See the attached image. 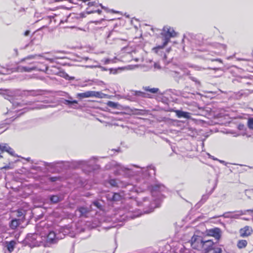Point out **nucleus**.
<instances>
[{"label": "nucleus", "instance_id": "nucleus-1", "mask_svg": "<svg viewBox=\"0 0 253 253\" xmlns=\"http://www.w3.org/2000/svg\"><path fill=\"white\" fill-rule=\"evenodd\" d=\"M49 53V52H45L41 54L30 55L26 56L21 60V62L25 63V64L18 65L15 69V71L30 73L33 71H39L43 72H48V68L46 65H44L42 68H40L38 66H36L34 62H30L29 61L31 59L43 58L49 61L50 63H53L56 59L62 58V57L59 56V55H54L52 58L48 57L46 55Z\"/></svg>", "mask_w": 253, "mask_h": 253}, {"label": "nucleus", "instance_id": "nucleus-2", "mask_svg": "<svg viewBox=\"0 0 253 253\" xmlns=\"http://www.w3.org/2000/svg\"><path fill=\"white\" fill-rule=\"evenodd\" d=\"M132 167L126 168L120 164H117L115 173L116 174L124 175L127 177L140 174H141L144 177L151 174L155 175V169L153 166H150L146 168H138L136 166H133Z\"/></svg>", "mask_w": 253, "mask_h": 253}, {"label": "nucleus", "instance_id": "nucleus-3", "mask_svg": "<svg viewBox=\"0 0 253 253\" xmlns=\"http://www.w3.org/2000/svg\"><path fill=\"white\" fill-rule=\"evenodd\" d=\"M161 35L163 37V44L153 48L152 50L154 52H157L158 50L163 48V47H165L169 42L171 38L175 37L176 36V33L172 28L168 26H166L164 27L163 29Z\"/></svg>", "mask_w": 253, "mask_h": 253}, {"label": "nucleus", "instance_id": "nucleus-4", "mask_svg": "<svg viewBox=\"0 0 253 253\" xmlns=\"http://www.w3.org/2000/svg\"><path fill=\"white\" fill-rule=\"evenodd\" d=\"M202 250L206 253H221L222 252V249L214 244L211 240H204Z\"/></svg>", "mask_w": 253, "mask_h": 253}, {"label": "nucleus", "instance_id": "nucleus-5", "mask_svg": "<svg viewBox=\"0 0 253 253\" xmlns=\"http://www.w3.org/2000/svg\"><path fill=\"white\" fill-rule=\"evenodd\" d=\"M42 237L37 234H28L24 240V242L31 247L39 246L42 243Z\"/></svg>", "mask_w": 253, "mask_h": 253}, {"label": "nucleus", "instance_id": "nucleus-6", "mask_svg": "<svg viewBox=\"0 0 253 253\" xmlns=\"http://www.w3.org/2000/svg\"><path fill=\"white\" fill-rule=\"evenodd\" d=\"M203 241L202 237L194 234L190 240L191 246L193 249L201 251L202 250Z\"/></svg>", "mask_w": 253, "mask_h": 253}, {"label": "nucleus", "instance_id": "nucleus-7", "mask_svg": "<svg viewBox=\"0 0 253 253\" xmlns=\"http://www.w3.org/2000/svg\"><path fill=\"white\" fill-rule=\"evenodd\" d=\"M106 94L100 92H96L94 91H87L83 93H79L77 94V97L80 99L84 98H88L90 97H96L98 98H104Z\"/></svg>", "mask_w": 253, "mask_h": 253}, {"label": "nucleus", "instance_id": "nucleus-8", "mask_svg": "<svg viewBox=\"0 0 253 253\" xmlns=\"http://www.w3.org/2000/svg\"><path fill=\"white\" fill-rule=\"evenodd\" d=\"M78 21V16L75 13H71L67 16L65 18H63L61 20L60 23H67L69 25L67 27L70 28H74V26L72 25L73 24L77 23Z\"/></svg>", "mask_w": 253, "mask_h": 253}, {"label": "nucleus", "instance_id": "nucleus-9", "mask_svg": "<svg viewBox=\"0 0 253 253\" xmlns=\"http://www.w3.org/2000/svg\"><path fill=\"white\" fill-rule=\"evenodd\" d=\"M42 243L46 244L55 243L58 241V238L56 237L55 233L53 231H50L47 235H42Z\"/></svg>", "mask_w": 253, "mask_h": 253}, {"label": "nucleus", "instance_id": "nucleus-10", "mask_svg": "<svg viewBox=\"0 0 253 253\" xmlns=\"http://www.w3.org/2000/svg\"><path fill=\"white\" fill-rule=\"evenodd\" d=\"M142 204L143 206L150 208L149 211H146V212L149 213L152 212L154 209L158 207V201L155 199L153 202H150L149 199L148 198H144L143 199Z\"/></svg>", "mask_w": 253, "mask_h": 253}, {"label": "nucleus", "instance_id": "nucleus-11", "mask_svg": "<svg viewBox=\"0 0 253 253\" xmlns=\"http://www.w3.org/2000/svg\"><path fill=\"white\" fill-rule=\"evenodd\" d=\"M247 212L253 213V210H248L244 211H238L236 213L227 212L223 214V216L226 218H238L241 215L245 214Z\"/></svg>", "mask_w": 253, "mask_h": 253}, {"label": "nucleus", "instance_id": "nucleus-12", "mask_svg": "<svg viewBox=\"0 0 253 253\" xmlns=\"http://www.w3.org/2000/svg\"><path fill=\"white\" fill-rule=\"evenodd\" d=\"M149 189L151 190L152 196H155V193H156L157 192L164 191L165 189V187L162 184L156 183L154 185L151 186V187L149 188Z\"/></svg>", "mask_w": 253, "mask_h": 253}, {"label": "nucleus", "instance_id": "nucleus-13", "mask_svg": "<svg viewBox=\"0 0 253 253\" xmlns=\"http://www.w3.org/2000/svg\"><path fill=\"white\" fill-rule=\"evenodd\" d=\"M51 71L54 74H57L59 77L65 78V79H74L73 77H70L67 73L63 71H59V69L55 67H52Z\"/></svg>", "mask_w": 253, "mask_h": 253}, {"label": "nucleus", "instance_id": "nucleus-14", "mask_svg": "<svg viewBox=\"0 0 253 253\" xmlns=\"http://www.w3.org/2000/svg\"><path fill=\"white\" fill-rule=\"evenodd\" d=\"M208 234L214 237L217 240H219L221 237V230L218 228L210 229L208 231Z\"/></svg>", "mask_w": 253, "mask_h": 253}, {"label": "nucleus", "instance_id": "nucleus-15", "mask_svg": "<svg viewBox=\"0 0 253 253\" xmlns=\"http://www.w3.org/2000/svg\"><path fill=\"white\" fill-rule=\"evenodd\" d=\"M89 209L84 207H79L76 211L77 214V212H79V215L81 217H87V215L89 212Z\"/></svg>", "mask_w": 253, "mask_h": 253}, {"label": "nucleus", "instance_id": "nucleus-16", "mask_svg": "<svg viewBox=\"0 0 253 253\" xmlns=\"http://www.w3.org/2000/svg\"><path fill=\"white\" fill-rule=\"evenodd\" d=\"M253 230L251 227L246 226L240 230V235L242 237H248L251 234Z\"/></svg>", "mask_w": 253, "mask_h": 253}, {"label": "nucleus", "instance_id": "nucleus-17", "mask_svg": "<svg viewBox=\"0 0 253 253\" xmlns=\"http://www.w3.org/2000/svg\"><path fill=\"white\" fill-rule=\"evenodd\" d=\"M174 112L178 118H183L186 119H190L191 118V114L189 112L178 110H175Z\"/></svg>", "mask_w": 253, "mask_h": 253}, {"label": "nucleus", "instance_id": "nucleus-18", "mask_svg": "<svg viewBox=\"0 0 253 253\" xmlns=\"http://www.w3.org/2000/svg\"><path fill=\"white\" fill-rule=\"evenodd\" d=\"M109 198L113 201H119L122 198V196L119 193H110L108 194Z\"/></svg>", "mask_w": 253, "mask_h": 253}, {"label": "nucleus", "instance_id": "nucleus-19", "mask_svg": "<svg viewBox=\"0 0 253 253\" xmlns=\"http://www.w3.org/2000/svg\"><path fill=\"white\" fill-rule=\"evenodd\" d=\"M117 58L114 57V58L111 59L109 58H104L101 60V63L103 65H107L111 63H114L116 62Z\"/></svg>", "mask_w": 253, "mask_h": 253}, {"label": "nucleus", "instance_id": "nucleus-20", "mask_svg": "<svg viewBox=\"0 0 253 253\" xmlns=\"http://www.w3.org/2000/svg\"><path fill=\"white\" fill-rule=\"evenodd\" d=\"M248 242L246 240H240L238 241L237 246L239 249L245 248L247 245Z\"/></svg>", "mask_w": 253, "mask_h": 253}, {"label": "nucleus", "instance_id": "nucleus-21", "mask_svg": "<svg viewBox=\"0 0 253 253\" xmlns=\"http://www.w3.org/2000/svg\"><path fill=\"white\" fill-rule=\"evenodd\" d=\"M3 148L4 149V151L7 152L12 156H14V150L11 148H10L7 144L4 143Z\"/></svg>", "mask_w": 253, "mask_h": 253}, {"label": "nucleus", "instance_id": "nucleus-22", "mask_svg": "<svg viewBox=\"0 0 253 253\" xmlns=\"http://www.w3.org/2000/svg\"><path fill=\"white\" fill-rule=\"evenodd\" d=\"M15 245H16V242L15 241H10L7 245V250L10 252H11L14 250Z\"/></svg>", "mask_w": 253, "mask_h": 253}, {"label": "nucleus", "instance_id": "nucleus-23", "mask_svg": "<svg viewBox=\"0 0 253 253\" xmlns=\"http://www.w3.org/2000/svg\"><path fill=\"white\" fill-rule=\"evenodd\" d=\"M238 60L247 61V60L245 59H238ZM248 62L249 67L247 68V70L250 72H253L252 69H253V60L248 61Z\"/></svg>", "mask_w": 253, "mask_h": 253}, {"label": "nucleus", "instance_id": "nucleus-24", "mask_svg": "<svg viewBox=\"0 0 253 253\" xmlns=\"http://www.w3.org/2000/svg\"><path fill=\"white\" fill-rule=\"evenodd\" d=\"M12 72H13V71H12L11 69L6 68L4 67H2L0 69V74L7 75L9 74Z\"/></svg>", "mask_w": 253, "mask_h": 253}, {"label": "nucleus", "instance_id": "nucleus-25", "mask_svg": "<svg viewBox=\"0 0 253 253\" xmlns=\"http://www.w3.org/2000/svg\"><path fill=\"white\" fill-rule=\"evenodd\" d=\"M5 228L3 226H0V243H2L4 238Z\"/></svg>", "mask_w": 253, "mask_h": 253}, {"label": "nucleus", "instance_id": "nucleus-26", "mask_svg": "<svg viewBox=\"0 0 253 253\" xmlns=\"http://www.w3.org/2000/svg\"><path fill=\"white\" fill-rule=\"evenodd\" d=\"M145 90L149 91L153 93H156L159 91V88H150L149 86H146L144 87Z\"/></svg>", "mask_w": 253, "mask_h": 253}, {"label": "nucleus", "instance_id": "nucleus-27", "mask_svg": "<svg viewBox=\"0 0 253 253\" xmlns=\"http://www.w3.org/2000/svg\"><path fill=\"white\" fill-rule=\"evenodd\" d=\"M203 70H206L205 68H203ZM209 71L208 73L209 74H213L215 73L216 72H222V71L220 68H208L207 69Z\"/></svg>", "mask_w": 253, "mask_h": 253}, {"label": "nucleus", "instance_id": "nucleus-28", "mask_svg": "<svg viewBox=\"0 0 253 253\" xmlns=\"http://www.w3.org/2000/svg\"><path fill=\"white\" fill-rule=\"evenodd\" d=\"M135 95L143 97L151 98L149 94L141 91H136Z\"/></svg>", "mask_w": 253, "mask_h": 253}, {"label": "nucleus", "instance_id": "nucleus-29", "mask_svg": "<svg viewBox=\"0 0 253 253\" xmlns=\"http://www.w3.org/2000/svg\"><path fill=\"white\" fill-rule=\"evenodd\" d=\"M18 220L17 219H13L11 221L10 226L12 229H15L18 226Z\"/></svg>", "mask_w": 253, "mask_h": 253}, {"label": "nucleus", "instance_id": "nucleus-30", "mask_svg": "<svg viewBox=\"0 0 253 253\" xmlns=\"http://www.w3.org/2000/svg\"><path fill=\"white\" fill-rule=\"evenodd\" d=\"M109 183L112 186H117L120 187L122 186L121 183H119L117 180L116 179H110L109 181Z\"/></svg>", "mask_w": 253, "mask_h": 253}, {"label": "nucleus", "instance_id": "nucleus-31", "mask_svg": "<svg viewBox=\"0 0 253 253\" xmlns=\"http://www.w3.org/2000/svg\"><path fill=\"white\" fill-rule=\"evenodd\" d=\"M50 201L54 203H56L60 201L59 197L57 195H53L50 197Z\"/></svg>", "mask_w": 253, "mask_h": 253}, {"label": "nucleus", "instance_id": "nucleus-32", "mask_svg": "<svg viewBox=\"0 0 253 253\" xmlns=\"http://www.w3.org/2000/svg\"><path fill=\"white\" fill-rule=\"evenodd\" d=\"M248 126L249 128L253 129V118H250L248 121Z\"/></svg>", "mask_w": 253, "mask_h": 253}, {"label": "nucleus", "instance_id": "nucleus-33", "mask_svg": "<svg viewBox=\"0 0 253 253\" xmlns=\"http://www.w3.org/2000/svg\"><path fill=\"white\" fill-rule=\"evenodd\" d=\"M216 47L221 49V50L225 51L226 49V45L223 44L217 43L216 44Z\"/></svg>", "mask_w": 253, "mask_h": 253}, {"label": "nucleus", "instance_id": "nucleus-34", "mask_svg": "<svg viewBox=\"0 0 253 253\" xmlns=\"http://www.w3.org/2000/svg\"><path fill=\"white\" fill-rule=\"evenodd\" d=\"M164 47H163V48L161 49H159L158 50V51L157 52H156V53H157L161 56H163V58L164 59H166L167 58V56H166V55L165 53H164L163 51V50L164 49ZM155 53V52H154Z\"/></svg>", "mask_w": 253, "mask_h": 253}, {"label": "nucleus", "instance_id": "nucleus-35", "mask_svg": "<svg viewBox=\"0 0 253 253\" xmlns=\"http://www.w3.org/2000/svg\"><path fill=\"white\" fill-rule=\"evenodd\" d=\"M209 195L208 194L204 195L202 197V199L200 201V203L202 204L204 203L207 200V199L209 198Z\"/></svg>", "mask_w": 253, "mask_h": 253}, {"label": "nucleus", "instance_id": "nucleus-36", "mask_svg": "<svg viewBox=\"0 0 253 253\" xmlns=\"http://www.w3.org/2000/svg\"><path fill=\"white\" fill-rule=\"evenodd\" d=\"M88 67H89L90 68H93V67H98V68H100L102 71H106L107 69V68H106L105 67H102L99 65H98V64H96V65H91V66H88Z\"/></svg>", "mask_w": 253, "mask_h": 253}, {"label": "nucleus", "instance_id": "nucleus-37", "mask_svg": "<svg viewBox=\"0 0 253 253\" xmlns=\"http://www.w3.org/2000/svg\"><path fill=\"white\" fill-rule=\"evenodd\" d=\"M108 106H109L110 107L115 108L117 107V103L112 102V101H108L107 103Z\"/></svg>", "mask_w": 253, "mask_h": 253}, {"label": "nucleus", "instance_id": "nucleus-38", "mask_svg": "<svg viewBox=\"0 0 253 253\" xmlns=\"http://www.w3.org/2000/svg\"><path fill=\"white\" fill-rule=\"evenodd\" d=\"M3 144L4 143L0 144V158L2 157V156L1 155V154L3 152H4V149L3 148Z\"/></svg>", "mask_w": 253, "mask_h": 253}, {"label": "nucleus", "instance_id": "nucleus-39", "mask_svg": "<svg viewBox=\"0 0 253 253\" xmlns=\"http://www.w3.org/2000/svg\"><path fill=\"white\" fill-rule=\"evenodd\" d=\"M208 155L209 156V158H211V159H212L214 160H218L220 163H222V164H223L225 163V162L224 161L219 160H218L216 158H214L212 156H211L209 154H208Z\"/></svg>", "mask_w": 253, "mask_h": 253}, {"label": "nucleus", "instance_id": "nucleus-40", "mask_svg": "<svg viewBox=\"0 0 253 253\" xmlns=\"http://www.w3.org/2000/svg\"><path fill=\"white\" fill-rule=\"evenodd\" d=\"M109 70L110 71V74H115L117 73L118 70L116 69L110 68L109 69Z\"/></svg>", "mask_w": 253, "mask_h": 253}, {"label": "nucleus", "instance_id": "nucleus-41", "mask_svg": "<svg viewBox=\"0 0 253 253\" xmlns=\"http://www.w3.org/2000/svg\"><path fill=\"white\" fill-rule=\"evenodd\" d=\"M97 12L99 14H100L101 12V10L98 9V10H90V11H87V13L88 14L92 13L93 12Z\"/></svg>", "mask_w": 253, "mask_h": 253}, {"label": "nucleus", "instance_id": "nucleus-42", "mask_svg": "<svg viewBox=\"0 0 253 253\" xmlns=\"http://www.w3.org/2000/svg\"><path fill=\"white\" fill-rule=\"evenodd\" d=\"M65 101L67 103V104H77L78 103V102L76 100L70 101V100H66Z\"/></svg>", "mask_w": 253, "mask_h": 253}, {"label": "nucleus", "instance_id": "nucleus-43", "mask_svg": "<svg viewBox=\"0 0 253 253\" xmlns=\"http://www.w3.org/2000/svg\"><path fill=\"white\" fill-rule=\"evenodd\" d=\"M154 67L155 69L157 70L161 69V66L159 63H155L154 64Z\"/></svg>", "mask_w": 253, "mask_h": 253}, {"label": "nucleus", "instance_id": "nucleus-44", "mask_svg": "<svg viewBox=\"0 0 253 253\" xmlns=\"http://www.w3.org/2000/svg\"><path fill=\"white\" fill-rule=\"evenodd\" d=\"M46 107V106H44V105H41L36 106V107H35L33 109H40L44 108V107Z\"/></svg>", "mask_w": 253, "mask_h": 253}, {"label": "nucleus", "instance_id": "nucleus-45", "mask_svg": "<svg viewBox=\"0 0 253 253\" xmlns=\"http://www.w3.org/2000/svg\"><path fill=\"white\" fill-rule=\"evenodd\" d=\"M93 204L98 208H100L101 207V204L98 202H94Z\"/></svg>", "mask_w": 253, "mask_h": 253}, {"label": "nucleus", "instance_id": "nucleus-46", "mask_svg": "<svg viewBox=\"0 0 253 253\" xmlns=\"http://www.w3.org/2000/svg\"><path fill=\"white\" fill-rule=\"evenodd\" d=\"M30 31L29 30H27L24 33V36H27L30 34Z\"/></svg>", "mask_w": 253, "mask_h": 253}, {"label": "nucleus", "instance_id": "nucleus-47", "mask_svg": "<svg viewBox=\"0 0 253 253\" xmlns=\"http://www.w3.org/2000/svg\"><path fill=\"white\" fill-rule=\"evenodd\" d=\"M17 213H18L17 215L18 216H22L23 215V212L20 211H17Z\"/></svg>", "mask_w": 253, "mask_h": 253}, {"label": "nucleus", "instance_id": "nucleus-48", "mask_svg": "<svg viewBox=\"0 0 253 253\" xmlns=\"http://www.w3.org/2000/svg\"><path fill=\"white\" fill-rule=\"evenodd\" d=\"M94 2H89L87 4L89 6H92L94 5Z\"/></svg>", "mask_w": 253, "mask_h": 253}, {"label": "nucleus", "instance_id": "nucleus-49", "mask_svg": "<svg viewBox=\"0 0 253 253\" xmlns=\"http://www.w3.org/2000/svg\"><path fill=\"white\" fill-rule=\"evenodd\" d=\"M211 61H218L220 63L222 62V60L220 59H211Z\"/></svg>", "mask_w": 253, "mask_h": 253}, {"label": "nucleus", "instance_id": "nucleus-50", "mask_svg": "<svg viewBox=\"0 0 253 253\" xmlns=\"http://www.w3.org/2000/svg\"><path fill=\"white\" fill-rule=\"evenodd\" d=\"M40 92V91L38 90V91H36L34 92V93L33 94V95H39L40 94V93H39Z\"/></svg>", "mask_w": 253, "mask_h": 253}, {"label": "nucleus", "instance_id": "nucleus-51", "mask_svg": "<svg viewBox=\"0 0 253 253\" xmlns=\"http://www.w3.org/2000/svg\"><path fill=\"white\" fill-rule=\"evenodd\" d=\"M51 180H52V181H55V178H54V177H52V178H51Z\"/></svg>", "mask_w": 253, "mask_h": 253}, {"label": "nucleus", "instance_id": "nucleus-52", "mask_svg": "<svg viewBox=\"0 0 253 253\" xmlns=\"http://www.w3.org/2000/svg\"><path fill=\"white\" fill-rule=\"evenodd\" d=\"M219 76L218 75H215L213 76L214 78H218Z\"/></svg>", "mask_w": 253, "mask_h": 253}, {"label": "nucleus", "instance_id": "nucleus-53", "mask_svg": "<svg viewBox=\"0 0 253 253\" xmlns=\"http://www.w3.org/2000/svg\"><path fill=\"white\" fill-rule=\"evenodd\" d=\"M234 70L238 71V70H239V69H237V68H235V69H234Z\"/></svg>", "mask_w": 253, "mask_h": 253}, {"label": "nucleus", "instance_id": "nucleus-54", "mask_svg": "<svg viewBox=\"0 0 253 253\" xmlns=\"http://www.w3.org/2000/svg\"><path fill=\"white\" fill-rule=\"evenodd\" d=\"M250 192H251L252 193H253V189H251V190H250Z\"/></svg>", "mask_w": 253, "mask_h": 253}, {"label": "nucleus", "instance_id": "nucleus-55", "mask_svg": "<svg viewBox=\"0 0 253 253\" xmlns=\"http://www.w3.org/2000/svg\"><path fill=\"white\" fill-rule=\"evenodd\" d=\"M85 60H87V59H88V58L85 57Z\"/></svg>", "mask_w": 253, "mask_h": 253}, {"label": "nucleus", "instance_id": "nucleus-56", "mask_svg": "<svg viewBox=\"0 0 253 253\" xmlns=\"http://www.w3.org/2000/svg\"><path fill=\"white\" fill-rule=\"evenodd\" d=\"M217 52L218 54H219L220 52V51H217Z\"/></svg>", "mask_w": 253, "mask_h": 253}]
</instances>
